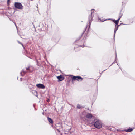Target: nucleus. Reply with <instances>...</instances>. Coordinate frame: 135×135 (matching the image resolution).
I'll return each mask as SVG.
<instances>
[{
  "mask_svg": "<svg viewBox=\"0 0 135 135\" xmlns=\"http://www.w3.org/2000/svg\"><path fill=\"white\" fill-rule=\"evenodd\" d=\"M70 76L72 78L73 81H75L76 80L78 81H81L83 80V78L80 76H75L72 75H71Z\"/></svg>",
  "mask_w": 135,
  "mask_h": 135,
  "instance_id": "nucleus-1",
  "label": "nucleus"
},
{
  "mask_svg": "<svg viewBox=\"0 0 135 135\" xmlns=\"http://www.w3.org/2000/svg\"><path fill=\"white\" fill-rule=\"evenodd\" d=\"M94 126L95 127L98 129L101 128L102 127L101 123L99 121H96L94 123Z\"/></svg>",
  "mask_w": 135,
  "mask_h": 135,
  "instance_id": "nucleus-2",
  "label": "nucleus"
},
{
  "mask_svg": "<svg viewBox=\"0 0 135 135\" xmlns=\"http://www.w3.org/2000/svg\"><path fill=\"white\" fill-rule=\"evenodd\" d=\"M121 17V16H120L119 17V18L117 20H112V19H105V20H104H104H103V19H102V20H101L100 19V20L102 22H103L104 21H105L107 20H112V21L114 22V23H115V24L116 25H118V22H119V20H120Z\"/></svg>",
  "mask_w": 135,
  "mask_h": 135,
  "instance_id": "nucleus-3",
  "label": "nucleus"
},
{
  "mask_svg": "<svg viewBox=\"0 0 135 135\" xmlns=\"http://www.w3.org/2000/svg\"><path fill=\"white\" fill-rule=\"evenodd\" d=\"M15 7L17 9H22L23 8V6L20 3L15 2L14 4Z\"/></svg>",
  "mask_w": 135,
  "mask_h": 135,
  "instance_id": "nucleus-4",
  "label": "nucleus"
},
{
  "mask_svg": "<svg viewBox=\"0 0 135 135\" xmlns=\"http://www.w3.org/2000/svg\"><path fill=\"white\" fill-rule=\"evenodd\" d=\"M94 9H91V15L89 16V20L90 21L89 23H90L89 27H90V22L92 20V15L93 13H94Z\"/></svg>",
  "mask_w": 135,
  "mask_h": 135,
  "instance_id": "nucleus-5",
  "label": "nucleus"
},
{
  "mask_svg": "<svg viewBox=\"0 0 135 135\" xmlns=\"http://www.w3.org/2000/svg\"><path fill=\"white\" fill-rule=\"evenodd\" d=\"M59 81H61L63 80L64 79V77L62 75H60V76L57 77Z\"/></svg>",
  "mask_w": 135,
  "mask_h": 135,
  "instance_id": "nucleus-6",
  "label": "nucleus"
},
{
  "mask_svg": "<svg viewBox=\"0 0 135 135\" xmlns=\"http://www.w3.org/2000/svg\"><path fill=\"white\" fill-rule=\"evenodd\" d=\"M36 86L38 88L42 89H44L45 88V86L43 84H37Z\"/></svg>",
  "mask_w": 135,
  "mask_h": 135,
  "instance_id": "nucleus-7",
  "label": "nucleus"
},
{
  "mask_svg": "<svg viewBox=\"0 0 135 135\" xmlns=\"http://www.w3.org/2000/svg\"><path fill=\"white\" fill-rule=\"evenodd\" d=\"M86 117L88 119H91L93 117L92 114L90 113H88L86 116Z\"/></svg>",
  "mask_w": 135,
  "mask_h": 135,
  "instance_id": "nucleus-8",
  "label": "nucleus"
},
{
  "mask_svg": "<svg viewBox=\"0 0 135 135\" xmlns=\"http://www.w3.org/2000/svg\"><path fill=\"white\" fill-rule=\"evenodd\" d=\"M47 119L48 121L50 123L52 124L53 123V121L51 118L49 117H47Z\"/></svg>",
  "mask_w": 135,
  "mask_h": 135,
  "instance_id": "nucleus-9",
  "label": "nucleus"
},
{
  "mask_svg": "<svg viewBox=\"0 0 135 135\" xmlns=\"http://www.w3.org/2000/svg\"><path fill=\"white\" fill-rule=\"evenodd\" d=\"M133 130L132 128H129L127 129H125L124 131L127 132H130L132 131Z\"/></svg>",
  "mask_w": 135,
  "mask_h": 135,
  "instance_id": "nucleus-10",
  "label": "nucleus"
},
{
  "mask_svg": "<svg viewBox=\"0 0 135 135\" xmlns=\"http://www.w3.org/2000/svg\"><path fill=\"white\" fill-rule=\"evenodd\" d=\"M120 25H119L117 26L116 25H115V28L114 30V32L115 33L116 32V31L118 30V27Z\"/></svg>",
  "mask_w": 135,
  "mask_h": 135,
  "instance_id": "nucleus-11",
  "label": "nucleus"
},
{
  "mask_svg": "<svg viewBox=\"0 0 135 135\" xmlns=\"http://www.w3.org/2000/svg\"><path fill=\"white\" fill-rule=\"evenodd\" d=\"M77 108L79 109H80L81 108V107H82L79 104H77Z\"/></svg>",
  "mask_w": 135,
  "mask_h": 135,
  "instance_id": "nucleus-12",
  "label": "nucleus"
},
{
  "mask_svg": "<svg viewBox=\"0 0 135 135\" xmlns=\"http://www.w3.org/2000/svg\"><path fill=\"white\" fill-rule=\"evenodd\" d=\"M29 69V68H26V70H27V69Z\"/></svg>",
  "mask_w": 135,
  "mask_h": 135,
  "instance_id": "nucleus-13",
  "label": "nucleus"
},
{
  "mask_svg": "<svg viewBox=\"0 0 135 135\" xmlns=\"http://www.w3.org/2000/svg\"><path fill=\"white\" fill-rule=\"evenodd\" d=\"M76 49H77V50H78L79 49V48H76Z\"/></svg>",
  "mask_w": 135,
  "mask_h": 135,
  "instance_id": "nucleus-14",
  "label": "nucleus"
},
{
  "mask_svg": "<svg viewBox=\"0 0 135 135\" xmlns=\"http://www.w3.org/2000/svg\"><path fill=\"white\" fill-rule=\"evenodd\" d=\"M36 60H37V59L36 57Z\"/></svg>",
  "mask_w": 135,
  "mask_h": 135,
  "instance_id": "nucleus-15",
  "label": "nucleus"
},
{
  "mask_svg": "<svg viewBox=\"0 0 135 135\" xmlns=\"http://www.w3.org/2000/svg\"><path fill=\"white\" fill-rule=\"evenodd\" d=\"M9 1V0H8V1Z\"/></svg>",
  "mask_w": 135,
  "mask_h": 135,
  "instance_id": "nucleus-16",
  "label": "nucleus"
},
{
  "mask_svg": "<svg viewBox=\"0 0 135 135\" xmlns=\"http://www.w3.org/2000/svg\"><path fill=\"white\" fill-rule=\"evenodd\" d=\"M21 44V45H22V44Z\"/></svg>",
  "mask_w": 135,
  "mask_h": 135,
  "instance_id": "nucleus-17",
  "label": "nucleus"
},
{
  "mask_svg": "<svg viewBox=\"0 0 135 135\" xmlns=\"http://www.w3.org/2000/svg\"><path fill=\"white\" fill-rule=\"evenodd\" d=\"M75 48H74V50H75Z\"/></svg>",
  "mask_w": 135,
  "mask_h": 135,
  "instance_id": "nucleus-18",
  "label": "nucleus"
}]
</instances>
